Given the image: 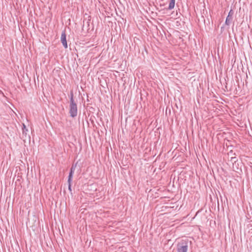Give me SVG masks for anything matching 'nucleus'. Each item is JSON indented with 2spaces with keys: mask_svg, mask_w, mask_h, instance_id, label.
I'll list each match as a JSON object with an SVG mask.
<instances>
[{
  "mask_svg": "<svg viewBox=\"0 0 252 252\" xmlns=\"http://www.w3.org/2000/svg\"><path fill=\"white\" fill-rule=\"evenodd\" d=\"M189 241L188 239L182 240L177 246V252H187L188 249Z\"/></svg>",
  "mask_w": 252,
  "mask_h": 252,
  "instance_id": "obj_2",
  "label": "nucleus"
},
{
  "mask_svg": "<svg viewBox=\"0 0 252 252\" xmlns=\"http://www.w3.org/2000/svg\"><path fill=\"white\" fill-rule=\"evenodd\" d=\"M231 11L229 12L227 17H226L225 20V24L227 25H229L231 23V20H232V15L230 14Z\"/></svg>",
  "mask_w": 252,
  "mask_h": 252,
  "instance_id": "obj_5",
  "label": "nucleus"
},
{
  "mask_svg": "<svg viewBox=\"0 0 252 252\" xmlns=\"http://www.w3.org/2000/svg\"><path fill=\"white\" fill-rule=\"evenodd\" d=\"M28 132V128L26 127L25 125L24 124H23V126H22L23 137H24V136H25V137H26Z\"/></svg>",
  "mask_w": 252,
  "mask_h": 252,
  "instance_id": "obj_6",
  "label": "nucleus"
},
{
  "mask_svg": "<svg viewBox=\"0 0 252 252\" xmlns=\"http://www.w3.org/2000/svg\"><path fill=\"white\" fill-rule=\"evenodd\" d=\"M76 163L75 164H73L70 168L69 175L68 177V180H69V182L72 180L73 175L76 167Z\"/></svg>",
  "mask_w": 252,
  "mask_h": 252,
  "instance_id": "obj_4",
  "label": "nucleus"
},
{
  "mask_svg": "<svg viewBox=\"0 0 252 252\" xmlns=\"http://www.w3.org/2000/svg\"><path fill=\"white\" fill-rule=\"evenodd\" d=\"M78 109L76 103L73 98V94L72 92L70 94L69 111V113L70 117H75L77 115Z\"/></svg>",
  "mask_w": 252,
  "mask_h": 252,
  "instance_id": "obj_1",
  "label": "nucleus"
},
{
  "mask_svg": "<svg viewBox=\"0 0 252 252\" xmlns=\"http://www.w3.org/2000/svg\"><path fill=\"white\" fill-rule=\"evenodd\" d=\"M61 41L63 44V46L65 48H67V43L66 39V34L65 32L64 31L62 32L61 37Z\"/></svg>",
  "mask_w": 252,
  "mask_h": 252,
  "instance_id": "obj_3",
  "label": "nucleus"
},
{
  "mask_svg": "<svg viewBox=\"0 0 252 252\" xmlns=\"http://www.w3.org/2000/svg\"><path fill=\"white\" fill-rule=\"evenodd\" d=\"M71 182L72 181H70V182L69 181V180H67V182H68V189L69 190V191L71 192Z\"/></svg>",
  "mask_w": 252,
  "mask_h": 252,
  "instance_id": "obj_8",
  "label": "nucleus"
},
{
  "mask_svg": "<svg viewBox=\"0 0 252 252\" xmlns=\"http://www.w3.org/2000/svg\"><path fill=\"white\" fill-rule=\"evenodd\" d=\"M175 2V0H170L168 7V10H171L174 7Z\"/></svg>",
  "mask_w": 252,
  "mask_h": 252,
  "instance_id": "obj_7",
  "label": "nucleus"
}]
</instances>
